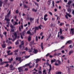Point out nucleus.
Segmentation results:
<instances>
[{"mask_svg":"<svg viewBox=\"0 0 74 74\" xmlns=\"http://www.w3.org/2000/svg\"><path fill=\"white\" fill-rule=\"evenodd\" d=\"M10 14L11 10H10L6 16H5V20L7 22L10 21V19H9V18L10 17Z\"/></svg>","mask_w":74,"mask_h":74,"instance_id":"f257e3e1","label":"nucleus"},{"mask_svg":"<svg viewBox=\"0 0 74 74\" xmlns=\"http://www.w3.org/2000/svg\"><path fill=\"white\" fill-rule=\"evenodd\" d=\"M10 68H11V69H10L11 70H14L15 69V67H14V66L12 65H10Z\"/></svg>","mask_w":74,"mask_h":74,"instance_id":"f03ea898","label":"nucleus"},{"mask_svg":"<svg viewBox=\"0 0 74 74\" xmlns=\"http://www.w3.org/2000/svg\"><path fill=\"white\" fill-rule=\"evenodd\" d=\"M9 63V62L5 61L4 62H1L0 64V65H3L4 63Z\"/></svg>","mask_w":74,"mask_h":74,"instance_id":"7ed1b4c3","label":"nucleus"},{"mask_svg":"<svg viewBox=\"0 0 74 74\" xmlns=\"http://www.w3.org/2000/svg\"><path fill=\"white\" fill-rule=\"evenodd\" d=\"M18 70H19V72H21L23 71V69L22 68V67H19L18 68Z\"/></svg>","mask_w":74,"mask_h":74,"instance_id":"20e7f679","label":"nucleus"},{"mask_svg":"<svg viewBox=\"0 0 74 74\" xmlns=\"http://www.w3.org/2000/svg\"><path fill=\"white\" fill-rule=\"evenodd\" d=\"M47 65L49 66V71H51V70H52V66H51V64H49L48 63H47Z\"/></svg>","mask_w":74,"mask_h":74,"instance_id":"39448f33","label":"nucleus"},{"mask_svg":"<svg viewBox=\"0 0 74 74\" xmlns=\"http://www.w3.org/2000/svg\"><path fill=\"white\" fill-rule=\"evenodd\" d=\"M2 5H3V1L2 0H0V11L1 10V7L2 6Z\"/></svg>","mask_w":74,"mask_h":74,"instance_id":"423d86ee","label":"nucleus"},{"mask_svg":"<svg viewBox=\"0 0 74 74\" xmlns=\"http://www.w3.org/2000/svg\"><path fill=\"white\" fill-rule=\"evenodd\" d=\"M72 3V1H69V2H68L67 3V4L70 7V5H71V4Z\"/></svg>","mask_w":74,"mask_h":74,"instance_id":"0eeeda50","label":"nucleus"},{"mask_svg":"<svg viewBox=\"0 0 74 74\" xmlns=\"http://www.w3.org/2000/svg\"><path fill=\"white\" fill-rule=\"evenodd\" d=\"M34 50L33 51V53H37V52H38V50L37 49H34Z\"/></svg>","mask_w":74,"mask_h":74,"instance_id":"6e6552de","label":"nucleus"},{"mask_svg":"<svg viewBox=\"0 0 74 74\" xmlns=\"http://www.w3.org/2000/svg\"><path fill=\"white\" fill-rule=\"evenodd\" d=\"M55 27V24H53L52 23H51V25H50V27Z\"/></svg>","mask_w":74,"mask_h":74,"instance_id":"1a4fd4ad","label":"nucleus"},{"mask_svg":"<svg viewBox=\"0 0 74 74\" xmlns=\"http://www.w3.org/2000/svg\"><path fill=\"white\" fill-rule=\"evenodd\" d=\"M51 1H52V0H50L48 1V4L49 5H51Z\"/></svg>","mask_w":74,"mask_h":74,"instance_id":"9d476101","label":"nucleus"},{"mask_svg":"<svg viewBox=\"0 0 74 74\" xmlns=\"http://www.w3.org/2000/svg\"><path fill=\"white\" fill-rule=\"evenodd\" d=\"M30 66V63L27 64H26L25 65H24L23 67H25H25H27V66Z\"/></svg>","mask_w":74,"mask_h":74,"instance_id":"9b49d317","label":"nucleus"},{"mask_svg":"<svg viewBox=\"0 0 74 74\" xmlns=\"http://www.w3.org/2000/svg\"><path fill=\"white\" fill-rule=\"evenodd\" d=\"M31 38H32V36H29L28 38V41H31Z\"/></svg>","mask_w":74,"mask_h":74,"instance_id":"f8f14e48","label":"nucleus"},{"mask_svg":"<svg viewBox=\"0 0 74 74\" xmlns=\"http://www.w3.org/2000/svg\"><path fill=\"white\" fill-rule=\"evenodd\" d=\"M52 4L53 5V6H52V8H53L55 7V2H54V1H52Z\"/></svg>","mask_w":74,"mask_h":74,"instance_id":"ddd939ff","label":"nucleus"},{"mask_svg":"<svg viewBox=\"0 0 74 74\" xmlns=\"http://www.w3.org/2000/svg\"><path fill=\"white\" fill-rule=\"evenodd\" d=\"M71 32H72V34H74V29H73V28H71Z\"/></svg>","mask_w":74,"mask_h":74,"instance_id":"4468645a","label":"nucleus"},{"mask_svg":"<svg viewBox=\"0 0 74 74\" xmlns=\"http://www.w3.org/2000/svg\"><path fill=\"white\" fill-rule=\"evenodd\" d=\"M74 52V51H73V50H71L69 51V55H70L72 53H73Z\"/></svg>","mask_w":74,"mask_h":74,"instance_id":"2eb2a0df","label":"nucleus"},{"mask_svg":"<svg viewBox=\"0 0 74 74\" xmlns=\"http://www.w3.org/2000/svg\"><path fill=\"white\" fill-rule=\"evenodd\" d=\"M35 60L36 61V63L37 64L38 63V62H40V60L39 59H37L36 60Z\"/></svg>","mask_w":74,"mask_h":74,"instance_id":"dca6fc26","label":"nucleus"},{"mask_svg":"<svg viewBox=\"0 0 74 74\" xmlns=\"http://www.w3.org/2000/svg\"><path fill=\"white\" fill-rule=\"evenodd\" d=\"M27 34H30V35H33L31 33V32H30V31H27Z\"/></svg>","mask_w":74,"mask_h":74,"instance_id":"f3484780","label":"nucleus"},{"mask_svg":"<svg viewBox=\"0 0 74 74\" xmlns=\"http://www.w3.org/2000/svg\"><path fill=\"white\" fill-rule=\"evenodd\" d=\"M41 48L42 49V50L43 49H44V47L43 46V42L41 43Z\"/></svg>","mask_w":74,"mask_h":74,"instance_id":"a211bd4d","label":"nucleus"},{"mask_svg":"<svg viewBox=\"0 0 74 74\" xmlns=\"http://www.w3.org/2000/svg\"><path fill=\"white\" fill-rule=\"evenodd\" d=\"M56 61V60L55 59H54L53 60H51V64H52L53 63V62H55Z\"/></svg>","mask_w":74,"mask_h":74,"instance_id":"6ab92c4d","label":"nucleus"},{"mask_svg":"<svg viewBox=\"0 0 74 74\" xmlns=\"http://www.w3.org/2000/svg\"><path fill=\"white\" fill-rule=\"evenodd\" d=\"M68 11V12H71V11H72V10H71V8H68L67 9Z\"/></svg>","mask_w":74,"mask_h":74,"instance_id":"aec40b11","label":"nucleus"},{"mask_svg":"<svg viewBox=\"0 0 74 74\" xmlns=\"http://www.w3.org/2000/svg\"><path fill=\"white\" fill-rule=\"evenodd\" d=\"M60 34H62V28L60 29Z\"/></svg>","mask_w":74,"mask_h":74,"instance_id":"412c9836","label":"nucleus"},{"mask_svg":"<svg viewBox=\"0 0 74 74\" xmlns=\"http://www.w3.org/2000/svg\"><path fill=\"white\" fill-rule=\"evenodd\" d=\"M5 45H6V44H3V45H2V48H5Z\"/></svg>","mask_w":74,"mask_h":74,"instance_id":"4be33fe9","label":"nucleus"},{"mask_svg":"<svg viewBox=\"0 0 74 74\" xmlns=\"http://www.w3.org/2000/svg\"><path fill=\"white\" fill-rule=\"evenodd\" d=\"M32 11H33V12H37V10H35L34 8H33L32 10Z\"/></svg>","mask_w":74,"mask_h":74,"instance_id":"5701e85b","label":"nucleus"},{"mask_svg":"<svg viewBox=\"0 0 74 74\" xmlns=\"http://www.w3.org/2000/svg\"><path fill=\"white\" fill-rule=\"evenodd\" d=\"M19 51V49H18L17 50H15L14 51V53H16V52H18V51Z\"/></svg>","mask_w":74,"mask_h":74,"instance_id":"b1692460","label":"nucleus"},{"mask_svg":"<svg viewBox=\"0 0 74 74\" xmlns=\"http://www.w3.org/2000/svg\"><path fill=\"white\" fill-rule=\"evenodd\" d=\"M30 55L29 56H25V59H27V58H29V57H30Z\"/></svg>","mask_w":74,"mask_h":74,"instance_id":"393cba45","label":"nucleus"},{"mask_svg":"<svg viewBox=\"0 0 74 74\" xmlns=\"http://www.w3.org/2000/svg\"><path fill=\"white\" fill-rule=\"evenodd\" d=\"M21 45H24V42L23 41H22V42H21Z\"/></svg>","mask_w":74,"mask_h":74,"instance_id":"a878e982","label":"nucleus"},{"mask_svg":"<svg viewBox=\"0 0 74 74\" xmlns=\"http://www.w3.org/2000/svg\"><path fill=\"white\" fill-rule=\"evenodd\" d=\"M72 42L71 40H69L67 41V43L68 44H71Z\"/></svg>","mask_w":74,"mask_h":74,"instance_id":"bb28decb","label":"nucleus"},{"mask_svg":"<svg viewBox=\"0 0 74 74\" xmlns=\"http://www.w3.org/2000/svg\"><path fill=\"white\" fill-rule=\"evenodd\" d=\"M66 14L67 15H68L69 17H71V15L67 13H66Z\"/></svg>","mask_w":74,"mask_h":74,"instance_id":"cd10ccee","label":"nucleus"},{"mask_svg":"<svg viewBox=\"0 0 74 74\" xmlns=\"http://www.w3.org/2000/svg\"><path fill=\"white\" fill-rule=\"evenodd\" d=\"M24 7V8H27V6L25 4H23Z\"/></svg>","mask_w":74,"mask_h":74,"instance_id":"c85d7f7f","label":"nucleus"},{"mask_svg":"<svg viewBox=\"0 0 74 74\" xmlns=\"http://www.w3.org/2000/svg\"><path fill=\"white\" fill-rule=\"evenodd\" d=\"M29 20L31 22H32V21H34V18H29Z\"/></svg>","mask_w":74,"mask_h":74,"instance_id":"c756f323","label":"nucleus"},{"mask_svg":"<svg viewBox=\"0 0 74 74\" xmlns=\"http://www.w3.org/2000/svg\"><path fill=\"white\" fill-rule=\"evenodd\" d=\"M14 25H18V22H16V21H14Z\"/></svg>","mask_w":74,"mask_h":74,"instance_id":"7c9ffc66","label":"nucleus"},{"mask_svg":"<svg viewBox=\"0 0 74 74\" xmlns=\"http://www.w3.org/2000/svg\"><path fill=\"white\" fill-rule=\"evenodd\" d=\"M13 54V52H12L10 53H9L8 54V55H12Z\"/></svg>","mask_w":74,"mask_h":74,"instance_id":"2f4dec72","label":"nucleus"},{"mask_svg":"<svg viewBox=\"0 0 74 74\" xmlns=\"http://www.w3.org/2000/svg\"><path fill=\"white\" fill-rule=\"evenodd\" d=\"M14 29H11V31H10V33H12V32H14Z\"/></svg>","mask_w":74,"mask_h":74,"instance_id":"473e14b6","label":"nucleus"},{"mask_svg":"<svg viewBox=\"0 0 74 74\" xmlns=\"http://www.w3.org/2000/svg\"><path fill=\"white\" fill-rule=\"evenodd\" d=\"M35 29L36 30H38V29H39L38 27H35Z\"/></svg>","mask_w":74,"mask_h":74,"instance_id":"72a5a7b5","label":"nucleus"},{"mask_svg":"<svg viewBox=\"0 0 74 74\" xmlns=\"http://www.w3.org/2000/svg\"><path fill=\"white\" fill-rule=\"evenodd\" d=\"M38 21H39V19L38 18L36 21V23H37V24H38V23H39Z\"/></svg>","mask_w":74,"mask_h":74,"instance_id":"f704fd0d","label":"nucleus"},{"mask_svg":"<svg viewBox=\"0 0 74 74\" xmlns=\"http://www.w3.org/2000/svg\"><path fill=\"white\" fill-rule=\"evenodd\" d=\"M14 36H15V37H17V34H16V32H14Z\"/></svg>","mask_w":74,"mask_h":74,"instance_id":"c9c22d12","label":"nucleus"},{"mask_svg":"<svg viewBox=\"0 0 74 74\" xmlns=\"http://www.w3.org/2000/svg\"><path fill=\"white\" fill-rule=\"evenodd\" d=\"M8 60L10 62H12L13 60V58H12L11 59H9Z\"/></svg>","mask_w":74,"mask_h":74,"instance_id":"e433bc0d","label":"nucleus"},{"mask_svg":"<svg viewBox=\"0 0 74 74\" xmlns=\"http://www.w3.org/2000/svg\"><path fill=\"white\" fill-rule=\"evenodd\" d=\"M58 64H61V62H60V60H58Z\"/></svg>","mask_w":74,"mask_h":74,"instance_id":"4c0bfd02","label":"nucleus"},{"mask_svg":"<svg viewBox=\"0 0 74 74\" xmlns=\"http://www.w3.org/2000/svg\"><path fill=\"white\" fill-rule=\"evenodd\" d=\"M62 74V72L60 71L56 73V74Z\"/></svg>","mask_w":74,"mask_h":74,"instance_id":"58836bf2","label":"nucleus"},{"mask_svg":"<svg viewBox=\"0 0 74 74\" xmlns=\"http://www.w3.org/2000/svg\"><path fill=\"white\" fill-rule=\"evenodd\" d=\"M8 49L9 50V49H12V47L10 46L8 47Z\"/></svg>","mask_w":74,"mask_h":74,"instance_id":"ea45409f","label":"nucleus"},{"mask_svg":"<svg viewBox=\"0 0 74 74\" xmlns=\"http://www.w3.org/2000/svg\"><path fill=\"white\" fill-rule=\"evenodd\" d=\"M47 16L48 15H47V14H46L45 15H44V18H46V17H47Z\"/></svg>","mask_w":74,"mask_h":74,"instance_id":"a19ab883","label":"nucleus"},{"mask_svg":"<svg viewBox=\"0 0 74 74\" xmlns=\"http://www.w3.org/2000/svg\"><path fill=\"white\" fill-rule=\"evenodd\" d=\"M15 12L16 14H18L19 13V11H18V10H16Z\"/></svg>","mask_w":74,"mask_h":74,"instance_id":"79ce46f5","label":"nucleus"},{"mask_svg":"<svg viewBox=\"0 0 74 74\" xmlns=\"http://www.w3.org/2000/svg\"><path fill=\"white\" fill-rule=\"evenodd\" d=\"M9 66V64H7L6 65V66H5L4 67H7L8 66Z\"/></svg>","mask_w":74,"mask_h":74,"instance_id":"37998d69","label":"nucleus"},{"mask_svg":"<svg viewBox=\"0 0 74 74\" xmlns=\"http://www.w3.org/2000/svg\"><path fill=\"white\" fill-rule=\"evenodd\" d=\"M10 27H11V28H12V29H14V26H13V25H11L10 26Z\"/></svg>","mask_w":74,"mask_h":74,"instance_id":"c03bdc74","label":"nucleus"},{"mask_svg":"<svg viewBox=\"0 0 74 74\" xmlns=\"http://www.w3.org/2000/svg\"><path fill=\"white\" fill-rule=\"evenodd\" d=\"M34 4L35 5H36L37 6H38V3H37L36 2H35Z\"/></svg>","mask_w":74,"mask_h":74,"instance_id":"a18cd8bd","label":"nucleus"},{"mask_svg":"<svg viewBox=\"0 0 74 74\" xmlns=\"http://www.w3.org/2000/svg\"><path fill=\"white\" fill-rule=\"evenodd\" d=\"M16 45H18L19 44V42H18V40H17V41L15 42Z\"/></svg>","mask_w":74,"mask_h":74,"instance_id":"49530a36","label":"nucleus"},{"mask_svg":"<svg viewBox=\"0 0 74 74\" xmlns=\"http://www.w3.org/2000/svg\"><path fill=\"white\" fill-rule=\"evenodd\" d=\"M44 19L45 21H46L48 20V18H44Z\"/></svg>","mask_w":74,"mask_h":74,"instance_id":"de8ad7c7","label":"nucleus"},{"mask_svg":"<svg viewBox=\"0 0 74 74\" xmlns=\"http://www.w3.org/2000/svg\"><path fill=\"white\" fill-rule=\"evenodd\" d=\"M49 14H50V15H52L53 14H52V12H49Z\"/></svg>","mask_w":74,"mask_h":74,"instance_id":"09e8293b","label":"nucleus"},{"mask_svg":"<svg viewBox=\"0 0 74 74\" xmlns=\"http://www.w3.org/2000/svg\"><path fill=\"white\" fill-rule=\"evenodd\" d=\"M3 34H4L5 36H6L7 35V32H4V33H3Z\"/></svg>","mask_w":74,"mask_h":74,"instance_id":"8fccbe9b","label":"nucleus"},{"mask_svg":"<svg viewBox=\"0 0 74 74\" xmlns=\"http://www.w3.org/2000/svg\"><path fill=\"white\" fill-rule=\"evenodd\" d=\"M41 25H39L38 26V27H39V28L40 29H41Z\"/></svg>","mask_w":74,"mask_h":74,"instance_id":"3c124183","label":"nucleus"},{"mask_svg":"<svg viewBox=\"0 0 74 74\" xmlns=\"http://www.w3.org/2000/svg\"><path fill=\"white\" fill-rule=\"evenodd\" d=\"M21 60V57H18V60L19 61Z\"/></svg>","mask_w":74,"mask_h":74,"instance_id":"603ef678","label":"nucleus"},{"mask_svg":"<svg viewBox=\"0 0 74 74\" xmlns=\"http://www.w3.org/2000/svg\"><path fill=\"white\" fill-rule=\"evenodd\" d=\"M60 38H61V39H63L64 38V37L62 36H60Z\"/></svg>","mask_w":74,"mask_h":74,"instance_id":"864d4df0","label":"nucleus"},{"mask_svg":"<svg viewBox=\"0 0 74 74\" xmlns=\"http://www.w3.org/2000/svg\"><path fill=\"white\" fill-rule=\"evenodd\" d=\"M28 50V49L27 47H26L24 49V50H26V51H27Z\"/></svg>","mask_w":74,"mask_h":74,"instance_id":"5fc2aeb1","label":"nucleus"},{"mask_svg":"<svg viewBox=\"0 0 74 74\" xmlns=\"http://www.w3.org/2000/svg\"><path fill=\"white\" fill-rule=\"evenodd\" d=\"M36 41H38V38L37 36H36Z\"/></svg>","mask_w":74,"mask_h":74,"instance_id":"6e6d98bb","label":"nucleus"},{"mask_svg":"<svg viewBox=\"0 0 74 74\" xmlns=\"http://www.w3.org/2000/svg\"><path fill=\"white\" fill-rule=\"evenodd\" d=\"M11 22L13 23V24H14V19H12L11 20Z\"/></svg>","mask_w":74,"mask_h":74,"instance_id":"4d7b16f0","label":"nucleus"},{"mask_svg":"<svg viewBox=\"0 0 74 74\" xmlns=\"http://www.w3.org/2000/svg\"><path fill=\"white\" fill-rule=\"evenodd\" d=\"M0 62H3V60L1 58H0Z\"/></svg>","mask_w":74,"mask_h":74,"instance_id":"13d9d810","label":"nucleus"},{"mask_svg":"<svg viewBox=\"0 0 74 74\" xmlns=\"http://www.w3.org/2000/svg\"><path fill=\"white\" fill-rule=\"evenodd\" d=\"M10 52H11V51L10 50L8 51L7 52V53H8H8H10Z\"/></svg>","mask_w":74,"mask_h":74,"instance_id":"bf43d9fd","label":"nucleus"},{"mask_svg":"<svg viewBox=\"0 0 74 74\" xmlns=\"http://www.w3.org/2000/svg\"><path fill=\"white\" fill-rule=\"evenodd\" d=\"M60 3V1H58L56 2V3H57L58 4H59Z\"/></svg>","mask_w":74,"mask_h":74,"instance_id":"052dcab7","label":"nucleus"},{"mask_svg":"<svg viewBox=\"0 0 74 74\" xmlns=\"http://www.w3.org/2000/svg\"><path fill=\"white\" fill-rule=\"evenodd\" d=\"M55 64L56 66H59V64H58L57 63H55Z\"/></svg>","mask_w":74,"mask_h":74,"instance_id":"680f3d73","label":"nucleus"},{"mask_svg":"<svg viewBox=\"0 0 74 74\" xmlns=\"http://www.w3.org/2000/svg\"><path fill=\"white\" fill-rule=\"evenodd\" d=\"M28 70V69L27 68H25V71H27Z\"/></svg>","mask_w":74,"mask_h":74,"instance_id":"e2e57ef3","label":"nucleus"},{"mask_svg":"<svg viewBox=\"0 0 74 74\" xmlns=\"http://www.w3.org/2000/svg\"><path fill=\"white\" fill-rule=\"evenodd\" d=\"M49 55H50L49 53H48L46 55V56H47H47H49Z\"/></svg>","mask_w":74,"mask_h":74,"instance_id":"0e129e2a","label":"nucleus"},{"mask_svg":"<svg viewBox=\"0 0 74 74\" xmlns=\"http://www.w3.org/2000/svg\"><path fill=\"white\" fill-rule=\"evenodd\" d=\"M62 25H63V23H61L60 24V26H62Z\"/></svg>","mask_w":74,"mask_h":74,"instance_id":"69168bd1","label":"nucleus"},{"mask_svg":"<svg viewBox=\"0 0 74 74\" xmlns=\"http://www.w3.org/2000/svg\"><path fill=\"white\" fill-rule=\"evenodd\" d=\"M55 19L54 18H52V21H55Z\"/></svg>","mask_w":74,"mask_h":74,"instance_id":"338daca9","label":"nucleus"},{"mask_svg":"<svg viewBox=\"0 0 74 74\" xmlns=\"http://www.w3.org/2000/svg\"><path fill=\"white\" fill-rule=\"evenodd\" d=\"M72 14L74 15V10H73V11H72Z\"/></svg>","mask_w":74,"mask_h":74,"instance_id":"774afa93","label":"nucleus"}]
</instances>
